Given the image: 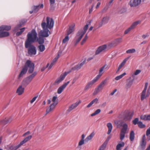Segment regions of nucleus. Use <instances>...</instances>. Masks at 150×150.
Segmentation results:
<instances>
[{
    "label": "nucleus",
    "mask_w": 150,
    "mask_h": 150,
    "mask_svg": "<svg viewBox=\"0 0 150 150\" xmlns=\"http://www.w3.org/2000/svg\"><path fill=\"white\" fill-rule=\"evenodd\" d=\"M37 38V34L35 29H33L29 32L27 35V39L25 42V47H27L32 42L36 41Z\"/></svg>",
    "instance_id": "obj_1"
},
{
    "label": "nucleus",
    "mask_w": 150,
    "mask_h": 150,
    "mask_svg": "<svg viewBox=\"0 0 150 150\" xmlns=\"http://www.w3.org/2000/svg\"><path fill=\"white\" fill-rule=\"evenodd\" d=\"M54 25V21L52 18L47 17L45 20V18L43 20L41 24L42 28H46L49 29L52 28Z\"/></svg>",
    "instance_id": "obj_2"
},
{
    "label": "nucleus",
    "mask_w": 150,
    "mask_h": 150,
    "mask_svg": "<svg viewBox=\"0 0 150 150\" xmlns=\"http://www.w3.org/2000/svg\"><path fill=\"white\" fill-rule=\"evenodd\" d=\"M134 115L133 112H130L129 111H125L122 115V117L125 121H129L132 118Z\"/></svg>",
    "instance_id": "obj_3"
},
{
    "label": "nucleus",
    "mask_w": 150,
    "mask_h": 150,
    "mask_svg": "<svg viewBox=\"0 0 150 150\" xmlns=\"http://www.w3.org/2000/svg\"><path fill=\"white\" fill-rule=\"evenodd\" d=\"M57 97L56 96L53 97L52 101L53 102L50 106L49 107L47 108L46 111V114H47L52 111L55 108L56 105L58 104V101L56 100Z\"/></svg>",
    "instance_id": "obj_4"
},
{
    "label": "nucleus",
    "mask_w": 150,
    "mask_h": 150,
    "mask_svg": "<svg viewBox=\"0 0 150 150\" xmlns=\"http://www.w3.org/2000/svg\"><path fill=\"white\" fill-rule=\"evenodd\" d=\"M69 73V72H65L64 73L62 74L58 78L54 83V85H58L64 79L66 75Z\"/></svg>",
    "instance_id": "obj_5"
},
{
    "label": "nucleus",
    "mask_w": 150,
    "mask_h": 150,
    "mask_svg": "<svg viewBox=\"0 0 150 150\" xmlns=\"http://www.w3.org/2000/svg\"><path fill=\"white\" fill-rule=\"evenodd\" d=\"M26 48H28V54L32 56L33 55H35L36 53V51L35 47L31 44L28 46L27 47H25Z\"/></svg>",
    "instance_id": "obj_6"
},
{
    "label": "nucleus",
    "mask_w": 150,
    "mask_h": 150,
    "mask_svg": "<svg viewBox=\"0 0 150 150\" xmlns=\"http://www.w3.org/2000/svg\"><path fill=\"white\" fill-rule=\"evenodd\" d=\"M43 30H41L39 33V36H41L42 37H48L50 33V31L49 30L48 28H42Z\"/></svg>",
    "instance_id": "obj_7"
},
{
    "label": "nucleus",
    "mask_w": 150,
    "mask_h": 150,
    "mask_svg": "<svg viewBox=\"0 0 150 150\" xmlns=\"http://www.w3.org/2000/svg\"><path fill=\"white\" fill-rule=\"evenodd\" d=\"M127 128V125L125 124L124 125V127L122 129L120 134V139L121 140H122L125 138Z\"/></svg>",
    "instance_id": "obj_8"
},
{
    "label": "nucleus",
    "mask_w": 150,
    "mask_h": 150,
    "mask_svg": "<svg viewBox=\"0 0 150 150\" xmlns=\"http://www.w3.org/2000/svg\"><path fill=\"white\" fill-rule=\"evenodd\" d=\"M25 65L29 67L28 72L29 73H31L33 72L34 68V64L33 63H32L30 60H28L25 63Z\"/></svg>",
    "instance_id": "obj_9"
},
{
    "label": "nucleus",
    "mask_w": 150,
    "mask_h": 150,
    "mask_svg": "<svg viewBox=\"0 0 150 150\" xmlns=\"http://www.w3.org/2000/svg\"><path fill=\"white\" fill-rule=\"evenodd\" d=\"M142 0H131L129 4L131 7H136L140 4Z\"/></svg>",
    "instance_id": "obj_10"
},
{
    "label": "nucleus",
    "mask_w": 150,
    "mask_h": 150,
    "mask_svg": "<svg viewBox=\"0 0 150 150\" xmlns=\"http://www.w3.org/2000/svg\"><path fill=\"white\" fill-rule=\"evenodd\" d=\"M27 70L28 67L26 65H25L24 67H23L18 75V79H21L23 77V76L26 74Z\"/></svg>",
    "instance_id": "obj_11"
},
{
    "label": "nucleus",
    "mask_w": 150,
    "mask_h": 150,
    "mask_svg": "<svg viewBox=\"0 0 150 150\" xmlns=\"http://www.w3.org/2000/svg\"><path fill=\"white\" fill-rule=\"evenodd\" d=\"M107 46L106 45H104L100 46L98 47L96 51L95 55H98L100 54L102 52L104 51L106 48Z\"/></svg>",
    "instance_id": "obj_12"
},
{
    "label": "nucleus",
    "mask_w": 150,
    "mask_h": 150,
    "mask_svg": "<svg viewBox=\"0 0 150 150\" xmlns=\"http://www.w3.org/2000/svg\"><path fill=\"white\" fill-rule=\"evenodd\" d=\"M81 103V101L79 100V101H77L75 103L73 104L71 106H70L68 109L67 110V111L69 112L72 111V110L76 108Z\"/></svg>",
    "instance_id": "obj_13"
},
{
    "label": "nucleus",
    "mask_w": 150,
    "mask_h": 150,
    "mask_svg": "<svg viewBox=\"0 0 150 150\" xmlns=\"http://www.w3.org/2000/svg\"><path fill=\"white\" fill-rule=\"evenodd\" d=\"M69 81H68L67 83L63 84L62 86L60 87L57 90L58 93L59 94L61 93L67 85L69 83Z\"/></svg>",
    "instance_id": "obj_14"
},
{
    "label": "nucleus",
    "mask_w": 150,
    "mask_h": 150,
    "mask_svg": "<svg viewBox=\"0 0 150 150\" xmlns=\"http://www.w3.org/2000/svg\"><path fill=\"white\" fill-rule=\"evenodd\" d=\"M88 25L87 24L86 25H85L83 28V29H81L77 33H79V35H80L83 37L85 33L86 32V30H87L88 28Z\"/></svg>",
    "instance_id": "obj_15"
},
{
    "label": "nucleus",
    "mask_w": 150,
    "mask_h": 150,
    "mask_svg": "<svg viewBox=\"0 0 150 150\" xmlns=\"http://www.w3.org/2000/svg\"><path fill=\"white\" fill-rule=\"evenodd\" d=\"M114 123L116 125L117 127L118 128H120L121 127H124V125L125 124L127 125L126 123H124V122L123 121L120 120H115L114 121Z\"/></svg>",
    "instance_id": "obj_16"
},
{
    "label": "nucleus",
    "mask_w": 150,
    "mask_h": 150,
    "mask_svg": "<svg viewBox=\"0 0 150 150\" xmlns=\"http://www.w3.org/2000/svg\"><path fill=\"white\" fill-rule=\"evenodd\" d=\"M82 35L81 36L79 35V33H77L76 36L75 37L74 39V45L76 46L77 44L79 42L82 38Z\"/></svg>",
    "instance_id": "obj_17"
},
{
    "label": "nucleus",
    "mask_w": 150,
    "mask_h": 150,
    "mask_svg": "<svg viewBox=\"0 0 150 150\" xmlns=\"http://www.w3.org/2000/svg\"><path fill=\"white\" fill-rule=\"evenodd\" d=\"M75 26V24L73 23L69 27L67 30V34L68 35H69L74 31Z\"/></svg>",
    "instance_id": "obj_18"
},
{
    "label": "nucleus",
    "mask_w": 150,
    "mask_h": 150,
    "mask_svg": "<svg viewBox=\"0 0 150 150\" xmlns=\"http://www.w3.org/2000/svg\"><path fill=\"white\" fill-rule=\"evenodd\" d=\"M9 35L8 32L5 31L3 30L0 29V38L8 36Z\"/></svg>",
    "instance_id": "obj_19"
},
{
    "label": "nucleus",
    "mask_w": 150,
    "mask_h": 150,
    "mask_svg": "<svg viewBox=\"0 0 150 150\" xmlns=\"http://www.w3.org/2000/svg\"><path fill=\"white\" fill-rule=\"evenodd\" d=\"M43 4L36 6H34L33 7V10L34 12L36 13L40 8H43Z\"/></svg>",
    "instance_id": "obj_20"
},
{
    "label": "nucleus",
    "mask_w": 150,
    "mask_h": 150,
    "mask_svg": "<svg viewBox=\"0 0 150 150\" xmlns=\"http://www.w3.org/2000/svg\"><path fill=\"white\" fill-rule=\"evenodd\" d=\"M22 86V85H21L17 89L16 93H18V95H22L24 92V88H23Z\"/></svg>",
    "instance_id": "obj_21"
},
{
    "label": "nucleus",
    "mask_w": 150,
    "mask_h": 150,
    "mask_svg": "<svg viewBox=\"0 0 150 150\" xmlns=\"http://www.w3.org/2000/svg\"><path fill=\"white\" fill-rule=\"evenodd\" d=\"M98 103V99L96 98L93 99L91 101L90 103L88 105L87 108H89L93 104H97Z\"/></svg>",
    "instance_id": "obj_22"
},
{
    "label": "nucleus",
    "mask_w": 150,
    "mask_h": 150,
    "mask_svg": "<svg viewBox=\"0 0 150 150\" xmlns=\"http://www.w3.org/2000/svg\"><path fill=\"white\" fill-rule=\"evenodd\" d=\"M30 83L26 78L22 81L21 85L24 87H26Z\"/></svg>",
    "instance_id": "obj_23"
},
{
    "label": "nucleus",
    "mask_w": 150,
    "mask_h": 150,
    "mask_svg": "<svg viewBox=\"0 0 150 150\" xmlns=\"http://www.w3.org/2000/svg\"><path fill=\"white\" fill-rule=\"evenodd\" d=\"M41 36L39 35V38H37L36 41H37L39 44H42L44 42V39Z\"/></svg>",
    "instance_id": "obj_24"
},
{
    "label": "nucleus",
    "mask_w": 150,
    "mask_h": 150,
    "mask_svg": "<svg viewBox=\"0 0 150 150\" xmlns=\"http://www.w3.org/2000/svg\"><path fill=\"white\" fill-rule=\"evenodd\" d=\"M37 74V72L35 71L34 72L33 74L27 77L26 78L30 82H31L33 79V78Z\"/></svg>",
    "instance_id": "obj_25"
},
{
    "label": "nucleus",
    "mask_w": 150,
    "mask_h": 150,
    "mask_svg": "<svg viewBox=\"0 0 150 150\" xmlns=\"http://www.w3.org/2000/svg\"><path fill=\"white\" fill-rule=\"evenodd\" d=\"M133 80L131 79H129L127 81V83L126 85V87L128 89L131 87L133 84Z\"/></svg>",
    "instance_id": "obj_26"
},
{
    "label": "nucleus",
    "mask_w": 150,
    "mask_h": 150,
    "mask_svg": "<svg viewBox=\"0 0 150 150\" xmlns=\"http://www.w3.org/2000/svg\"><path fill=\"white\" fill-rule=\"evenodd\" d=\"M32 136L31 135H29L27 137H26L22 141H21L20 142V145H21V146L23 144H24L25 143L28 142V141L30 139L32 138Z\"/></svg>",
    "instance_id": "obj_27"
},
{
    "label": "nucleus",
    "mask_w": 150,
    "mask_h": 150,
    "mask_svg": "<svg viewBox=\"0 0 150 150\" xmlns=\"http://www.w3.org/2000/svg\"><path fill=\"white\" fill-rule=\"evenodd\" d=\"M32 136L31 135H29L27 137H26L22 141H21L20 142V145H21V146L23 144H24L25 143L28 142V141L30 139L32 138Z\"/></svg>",
    "instance_id": "obj_28"
},
{
    "label": "nucleus",
    "mask_w": 150,
    "mask_h": 150,
    "mask_svg": "<svg viewBox=\"0 0 150 150\" xmlns=\"http://www.w3.org/2000/svg\"><path fill=\"white\" fill-rule=\"evenodd\" d=\"M21 146L20 143L17 145L15 146L12 145L10 146L8 149V150H16Z\"/></svg>",
    "instance_id": "obj_29"
},
{
    "label": "nucleus",
    "mask_w": 150,
    "mask_h": 150,
    "mask_svg": "<svg viewBox=\"0 0 150 150\" xmlns=\"http://www.w3.org/2000/svg\"><path fill=\"white\" fill-rule=\"evenodd\" d=\"M11 27L10 25H2L0 27V29L3 30L8 31L11 29Z\"/></svg>",
    "instance_id": "obj_30"
},
{
    "label": "nucleus",
    "mask_w": 150,
    "mask_h": 150,
    "mask_svg": "<svg viewBox=\"0 0 150 150\" xmlns=\"http://www.w3.org/2000/svg\"><path fill=\"white\" fill-rule=\"evenodd\" d=\"M107 126L108 128L107 134H109L112 131V126L111 123H108L107 124Z\"/></svg>",
    "instance_id": "obj_31"
},
{
    "label": "nucleus",
    "mask_w": 150,
    "mask_h": 150,
    "mask_svg": "<svg viewBox=\"0 0 150 150\" xmlns=\"http://www.w3.org/2000/svg\"><path fill=\"white\" fill-rule=\"evenodd\" d=\"M106 82V80L103 81L100 83L98 86V87L101 91L104 86Z\"/></svg>",
    "instance_id": "obj_32"
},
{
    "label": "nucleus",
    "mask_w": 150,
    "mask_h": 150,
    "mask_svg": "<svg viewBox=\"0 0 150 150\" xmlns=\"http://www.w3.org/2000/svg\"><path fill=\"white\" fill-rule=\"evenodd\" d=\"M25 22L23 23H20V24L17 25L14 29L13 31L15 32H17L21 29L20 28L22 25L25 23Z\"/></svg>",
    "instance_id": "obj_33"
},
{
    "label": "nucleus",
    "mask_w": 150,
    "mask_h": 150,
    "mask_svg": "<svg viewBox=\"0 0 150 150\" xmlns=\"http://www.w3.org/2000/svg\"><path fill=\"white\" fill-rule=\"evenodd\" d=\"M125 144V143L123 142H121L120 143L118 144L116 146V150H121V148L124 147Z\"/></svg>",
    "instance_id": "obj_34"
},
{
    "label": "nucleus",
    "mask_w": 150,
    "mask_h": 150,
    "mask_svg": "<svg viewBox=\"0 0 150 150\" xmlns=\"http://www.w3.org/2000/svg\"><path fill=\"white\" fill-rule=\"evenodd\" d=\"M95 135V133L94 132H92L91 134L88 136L85 139V141H88L91 140Z\"/></svg>",
    "instance_id": "obj_35"
},
{
    "label": "nucleus",
    "mask_w": 150,
    "mask_h": 150,
    "mask_svg": "<svg viewBox=\"0 0 150 150\" xmlns=\"http://www.w3.org/2000/svg\"><path fill=\"white\" fill-rule=\"evenodd\" d=\"M12 119L11 118H10L9 119L6 118L5 119L2 120L1 123L3 125H5L9 122H11Z\"/></svg>",
    "instance_id": "obj_36"
},
{
    "label": "nucleus",
    "mask_w": 150,
    "mask_h": 150,
    "mask_svg": "<svg viewBox=\"0 0 150 150\" xmlns=\"http://www.w3.org/2000/svg\"><path fill=\"white\" fill-rule=\"evenodd\" d=\"M81 67L79 64H78L76 65L74 67H72L71 70L69 71V73L71 72L72 71H74L75 70H78L80 69Z\"/></svg>",
    "instance_id": "obj_37"
},
{
    "label": "nucleus",
    "mask_w": 150,
    "mask_h": 150,
    "mask_svg": "<svg viewBox=\"0 0 150 150\" xmlns=\"http://www.w3.org/2000/svg\"><path fill=\"white\" fill-rule=\"evenodd\" d=\"M109 19V17L107 16H106L103 18L102 20V21L103 23V24H105L108 22Z\"/></svg>",
    "instance_id": "obj_38"
},
{
    "label": "nucleus",
    "mask_w": 150,
    "mask_h": 150,
    "mask_svg": "<svg viewBox=\"0 0 150 150\" xmlns=\"http://www.w3.org/2000/svg\"><path fill=\"white\" fill-rule=\"evenodd\" d=\"M38 50L40 52H43L44 51L45 49V46L44 45L42 44L38 46Z\"/></svg>",
    "instance_id": "obj_39"
},
{
    "label": "nucleus",
    "mask_w": 150,
    "mask_h": 150,
    "mask_svg": "<svg viewBox=\"0 0 150 150\" xmlns=\"http://www.w3.org/2000/svg\"><path fill=\"white\" fill-rule=\"evenodd\" d=\"M106 66V65H104L103 67H101L99 70V73L98 75L99 76H100L101 77V76L102 75L103 73V71L104 70V69L105 67V66Z\"/></svg>",
    "instance_id": "obj_40"
},
{
    "label": "nucleus",
    "mask_w": 150,
    "mask_h": 150,
    "mask_svg": "<svg viewBox=\"0 0 150 150\" xmlns=\"http://www.w3.org/2000/svg\"><path fill=\"white\" fill-rule=\"evenodd\" d=\"M134 132L132 131L131 132L130 134L129 138L131 141H132L134 140Z\"/></svg>",
    "instance_id": "obj_41"
},
{
    "label": "nucleus",
    "mask_w": 150,
    "mask_h": 150,
    "mask_svg": "<svg viewBox=\"0 0 150 150\" xmlns=\"http://www.w3.org/2000/svg\"><path fill=\"white\" fill-rule=\"evenodd\" d=\"M140 22V21H137L134 22L130 26L132 29L134 28Z\"/></svg>",
    "instance_id": "obj_42"
},
{
    "label": "nucleus",
    "mask_w": 150,
    "mask_h": 150,
    "mask_svg": "<svg viewBox=\"0 0 150 150\" xmlns=\"http://www.w3.org/2000/svg\"><path fill=\"white\" fill-rule=\"evenodd\" d=\"M107 144V142H105L100 147L98 150H104Z\"/></svg>",
    "instance_id": "obj_43"
},
{
    "label": "nucleus",
    "mask_w": 150,
    "mask_h": 150,
    "mask_svg": "<svg viewBox=\"0 0 150 150\" xmlns=\"http://www.w3.org/2000/svg\"><path fill=\"white\" fill-rule=\"evenodd\" d=\"M146 91L143 90L142 92L141 96V100H144V99L146 98L147 96H145V93Z\"/></svg>",
    "instance_id": "obj_44"
},
{
    "label": "nucleus",
    "mask_w": 150,
    "mask_h": 150,
    "mask_svg": "<svg viewBox=\"0 0 150 150\" xmlns=\"http://www.w3.org/2000/svg\"><path fill=\"white\" fill-rule=\"evenodd\" d=\"M100 77V76L97 75L93 80L90 81V82H91L93 84L98 80Z\"/></svg>",
    "instance_id": "obj_45"
},
{
    "label": "nucleus",
    "mask_w": 150,
    "mask_h": 150,
    "mask_svg": "<svg viewBox=\"0 0 150 150\" xmlns=\"http://www.w3.org/2000/svg\"><path fill=\"white\" fill-rule=\"evenodd\" d=\"M93 84L90 82H89L88 84L86 85V86H85L84 90H88L92 86H93Z\"/></svg>",
    "instance_id": "obj_46"
},
{
    "label": "nucleus",
    "mask_w": 150,
    "mask_h": 150,
    "mask_svg": "<svg viewBox=\"0 0 150 150\" xmlns=\"http://www.w3.org/2000/svg\"><path fill=\"white\" fill-rule=\"evenodd\" d=\"M25 28H23L20 29V31L16 33V34L17 36H18L21 35L22 33L24 31Z\"/></svg>",
    "instance_id": "obj_47"
},
{
    "label": "nucleus",
    "mask_w": 150,
    "mask_h": 150,
    "mask_svg": "<svg viewBox=\"0 0 150 150\" xmlns=\"http://www.w3.org/2000/svg\"><path fill=\"white\" fill-rule=\"evenodd\" d=\"M146 144V141H142L140 144L141 148L143 149L145 148Z\"/></svg>",
    "instance_id": "obj_48"
},
{
    "label": "nucleus",
    "mask_w": 150,
    "mask_h": 150,
    "mask_svg": "<svg viewBox=\"0 0 150 150\" xmlns=\"http://www.w3.org/2000/svg\"><path fill=\"white\" fill-rule=\"evenodd\" d=\"M126 74V73H124L120 75L119 76H116L115 78V79L116 80H118L119 79H120L122 78V77L124 76Z\"/></svg>",
    "instance_id": "obj_49"
},
{
    "label": "nucleus",
    "mask_w": 150,
    "mask_h": 150,
    "mask_svg": "<svg viewBox=\"0 0 150 150\" xmlns=\"http://www.w3.org/2000/svg\"><path fill=\"white\" fill-rule=\"evenodd\" d=\"M138 125L139 127L141 128H143L145 127V125L143 124L141 121H139L138 123Z\"/></svg>",
    "instance_id": "obj_50"
},
{
    "label": "nucleus",
    "mask_w": 150,
    "mask_h": 150,
    "mask_svg": "<svg viewBox=\"0 0 150 150\" xmlns=\"http://www.w3.org/2000/svg\"><path fill=\"white\" fill-rule=\"evenodd\" d=\"M101 112V110L100 109H98L94 113H93L91 115V116H93L96 115L99 113Z\"/></svg>",
    "instance_id": "obj_51"
},
{
    "label": "nucleus",
    "mask_w": 150,
    "mask_h": 150,
    "mask_svg": "<svg viewBox=\"0 0 150 150\" xmlns=\"http://www.w3.org/2000/svg\"><path fill=\"white\" fill-rule=\"evenodd\" d=\"M69 35H68L67 34V35L63 39L62 41V43L63 44L69 41Z\"/></svg>",
    "instance_id": "obj_52"
},
{
    "label": "nucleus",
    "mask_w": 150,
    "mask_h": 150,
    "mask_svg": "<svg viewBox=\"0 0 150 150\" xmlns=\"http://www.w3.org/2000/svg\"><path fill=\"white\" fill-rule=\"evenodd\" d=\"M136 51L134 49H129L127 50L126 52L127 53H133L135 52Z\"/></svg>",
    "instance_id": "obj_53"
},
{
    "label": "nucleus",
    "mask_w": 150,
    "mask_h": 150,
    "mask_svg": "<svg viewBox=\"0 0 150 150\" xmlns=\"http://www.w3.org/2000/svg\"><path fill=\"white\" fill-rule=\"evenodd\" d=\"M125 63L124 62H122V63L120 64V65L119 66L117 70V71H116V72H117L120 70V69L125 64Z\"/></svg>",
    "instance_id": "obj_54"
},
{
    "label": "nucleus",
    "mask_w": 150,
    "mask_h": 150,
    "mask_svg": "<svg viewBox=\"0 0 150 150\" xmlns=\"http://www.w3.org/2000/svg\"><path fill=\"white\" fill-rule=\"evenodd\" d=\"M101 90L98 87L96 88L93 93V95H96Z\"/></svg>",
    "instance_id": "obj_55"
},
{
    "label": "nucleus",
    "mask_w": 150,
    "mask_h": 150,
    "mask_svg": "<svg viewBox=\"0 0 150 150\" xmlns=\"http://www.w3.org/2000/svg\"><path fill=\"white\" fill-rule=\"evenodd\" d=\"M147 115H142L140 116V119L144 120H147Z\"/></svg>",
    "instance_id": "obj_56"
},
{
    "label": "nucleus",
    "mask_w": 150,
    "mask_h": 150,
    "mask_svg": "<svg viewBox=\"0 0 150 150\" xmlns=\"http://www.w3.org/2000/svg\"><path fill=\"white\" fill-rule=\"evenodd\" d=\"M139 121V119L137 118H136L134 119L132 121V122L133 124L134 125H136V124H138V123Z\"/></svg>",
    "instance_id": "obj_57"
},
{
    "label": "nucleus",
    "mask_w": 150,
    "mask_h": 150,
    "mask_svg": "<svg viewBox=\"0 0 150 150\" xmlns=\"http://www.w3.org/2000/svg\"><path fill=\"white\" fill-rule=\"evenodd\" d=\"M126 11V9L125 8H121L118 11V13H122L125 12Z\"/></svg>",
    "instance_id": "obj_58"
},
{
    "label": "nucleus",
    "mask_w": 150,
    "mask_h": 150,
    "mask_svg": "<svg viewBox=\"0 0 150 150\" xmlns=\"http://www.w3.org/2000/svg\"><path fill=\"white\" fill-rule=\"evenodd\" d=\"M122 38H120L115 40V42L116 43H119L122 41Z\"/></svg>",
    "instance_id": "obj_59"
},
{
    "label": "nucleus",
    "mask_w": 150,
    "mask_h": 150,
    "mask_svg": "<svg viewBox=\"0 0 150 150\" xmlns=\"http://www.w3.org/2000/svg\"><path fill=\"white\" fill-rule=\"evenodd\" d=\"M132 29L130 27L128 29H126L124 32L125 34L126 35Z\"/></svg>",
    "instance_id": "obj_60"
},
{
    "label": "nucleus",
    "mask_w": 150,
    "mask_h": 150,
    "mask_svg": "<svg viewBox=\"0 0 150 150\" xmlns=\"http://www.w3.org/2000/svg\"><path fill=\"white\" fill-rule=\"evenodd\" d=\"M141 72V70H137L134 73V74L135 75H137L139 74Z\"/></svg>",
    "instance_id": "obj_61"
},
{
    "label": "nucleus",
    "mask_w": 150,
    "mask_h": 150,
    "mask_svg": "<svg viewBox=\"0 0 150 150\" xmlns=\"http://www.w3.org/2000/svg\"><path fill=\"white\" fill-rule=\"evenodd\" d=\"M38 96H36L34 97L30 101V102L31 103H32L36 100V99L37 98Z\"/></svg>",
    "instance_id": "obj_62"
},
{
    "label": "nucleus",
    "mask_w": 150,
    "mask_h": 150,
    "mask_svg": "<svg viewBox=\"0 0 150 150\" xmlns=\"http://www.w3.org/2000/svg\"><path fill=\"white\" fill-rule=\"evenodd\" d=\"M84 144V140L81 139L79 143V145L81 146Z\"/></svg>",
    "instance_id": "obj_63"
},
{
    "label": "nucleus",
    "mask_w": 150,
    "mask_h": 150,
    "mask_svg": "<svg viewBox=\"0 0 150 150\" xmlns=\"http://www.w3.org/2000/svg\"><path fill=\"white\" fill-rule=\"evenodd\" d=\"M97 23L98 24V28L102 26L103 25V23L102 21L99 22L98 23V22H97Z\"/></svg>",
    "instance_id": "obj_64"
}]
</instances>
